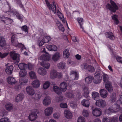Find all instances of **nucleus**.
I'll use <instances>...</instances> for the list:
<instances>
[{
  "instance_id": "obj_1",
  "label": "nucleus",
  "mask_w": 122,
  "mask_h": 122,
  "mask_svg": "<svg viewBox=\"0 0 122 122\" xmlns=\"http://www.w3.org/2000/svg\"><path fill=\"white\" fill-rule=\"evenodd\" d=\"M51 10L54 13H56L57 12V15L63 23H65L66 22L67 26L68 28L69 29L67 23L64 19L63 15L58 10L56 9V6L54 2H53L51 4Z\"/></svg>"
},
{
  "instance_id": "obj_2",
  "label": "nucleus",
  "mask_w": 122,
  "mask_h": 122,
  "mask_svg": "<svg viewBox=\"0 0 122 122\" xmlns=\"http://www.w3.org/2000/svg\"><path fill=\"white\" fill-rule=\"evenodd\" d=\"M110 2L111 5L108 4L106 5V7L107 9L111 11L112 12H115L116 11V10H117L118 7L113 1L111 0Z\"/></svg>"
},
{
  "instance_id": "obj_3",
  "label": "nucleus",
  "mask_w": 122,
  "mask_h": 122,
  "mask_svg": "<svg viewBox=\"0 0 122 122\" xmlns=\"http://www.w3.org/2000/svg\"><path fill=\"white\" fill-rule=\"evenodd\" d=\"M10 55L12 58L14 60L15 64L17 65L20 61V55L15 53V51L11 52Z\"/></svg>"
},
{
  "instance_id": "obj_4",
  "label": "nucleus",
  "mask_w": 122,
  "mask_h": 122,
  "mask_svg": "<svg viewBox=\"0 0 122 122\" xmlns=\"http://www.w3.org/2000/svg\"><path fill=\"white\" fill-rule=\"evenodd\" d=\"M81 67L83 69H86L90 72H94L95 71V69L93 66L88 65L86 64H83L81 66Z\"/></svg>"
},
{
  "instance_id": "obj_5",
  "label": "nucleus",
  "mask_w": 122,
  "mask_h": 122,
  "mask_svg": "<svg viewBox=\"0 0 122 122\" xmlns=\"http://www.w3.org/2000/svg\"><path fill=\"white\" fill-rule=\"evenodd\" d=\"M95 104L97 106L100 107H104L106 105L105 101L101 99L97 100Z\"/></svg>"
},
{
  "instance_id": "obj_6",
  "label": "nucleus",
  "mask_w": 122,
  "mask_h": 122,
  "mask_svg": "<svg viewBox=\"0 0 122 122\" xmlns=\"http://www.w3.org/2000/svg\"><path fill=\"white\" fill-rule=\"evenodd\" d=\"M95 75L94 77V82L95 83L97 84L100 82L102 80V77L100 76L99 73H95Z\"/></svg>"
},
{
  "instance_id": "obj_7",
  "label": "nucleus",
  "mask_w": 122,
  "mask_h": 122,
  "mask_svg": "<svg viewBox=\"0 0 122 122\" xmlns=\"http://www.w3.org/2000/svg\"><path fill=\"white\" fill-rule=\"evenodd\" d=\"M92 114L93 115L96 117L100 116L102 114V111L101 110L98 108H95L93 110Z\"/></svg>"
},
{
  "instance_id": "obj_8",
  "label": "nucleus",
  "mask_w": 122,
  "mask_h": 122,
  "mask_svg": "<svg viewBox=\"0 0 122 122\" xmlns=\"http://www.w3.org/2000/svg\"><path fill=\"white\" fill-rule=\"evenodd\" d=\"M53 111V108L51 107H48L46 108L44 110V114L46 116H48L51 115Z\"/></svg>"
},
{
  "instance_id": "obj_9",
  "label": "nucleus",
  "mask_w": 122,
  "mask_h": 122,
  "mask_svg": "<svg viewBox=\"0 0 122 122\" xmlns=\"http://www.w3.org/2000/svg\"><path fill=\"white\" fill-rule=\"evenodd\" d=\"M119 106L117 104H115L112 105L108 108L109 111L112 112L117 111L119 109Z\"/></svg>"
},
{
  "instance_id": "obj_10",
  "label": "nucleus",
  "mask_w": 122,
  "mask_h": 122,
  "mask_svg": "<svg viewBox=\"0 0 122 122\" xmlns=\"http://www.w3.org/2000/svg\"><path fill=\"white\" fill-rule=\"evenodd\" d=\"M26 91L27 93L30 95L32 96L35 93L34 90L30 86H28L26 87Z\"/></svg>"
},
{
  "instance_id": "obj_11",
  "label": "nucleus",
  "mask_w": 122,
  "mask_h": 122,
  "mask_svg": "<svg viewBox=\"0 0 122 122\" xmlns=\"http://www.w3.org/2000/svg\"><path fill=\"white\" fill-rule=\"evenodd\" d=\"M13 35L11 37V42L12 44L14 46H15L18 47V45L19 43H18V41L15 38L16 34H13Z\"/></svg>"
},
{
  "instance_id": "obj_12",
  "label": "nucleus",
  "mask_w": 122,
  "mask_h": 122,
  "mask_svg": "<svg viewBox=\"0 0 122 122\" xmlns=\"http://www.w3.org/2000/svg\"><path fill=\"white\" fill-rule=\"evenodd\" d=\"M57 72L55 70H52L51 71L50 76V78L53 79L57 77Z\"/></svg>"
},
{
  "instance_id": "obj_13",
  "label": "nucleus",
  "mask_w": 122,
  "mask_h": 122,
  "mask_svg": "<svg viewBox=\"0 0 122 122\" xmlns=\"http://www.w3.org/2000/svg\"><path fill=\"white\" fill-rule=\"evenodd\" d=\"M64 115L67 118L69 119H71L72 117L71 113L67 110H66L64 112Z\"/></svg>"
},
{
  "instance_id": "obj_14",
  "label": "nucleus",
  "mask_w": 122,
  "mask_h": 122,
  "mask_svg": "<svg viewBox=\"0 0 122 122\" xmlns=\"http://www.w3.org/2000/svg\"><path fill=\"white\" fill-rule=\"evenodd\" d=\"M13 69V67L12 65L7 66L6 68L5 72L8 75L11 74Z\"/></svg>"
},
{
  "instance_id": "obj_15",
  "label": "nucleus",
  "mask_w": 122,
  "mask_h": 122,
  "mask_svg": "<svg viewBox=\"0 0 122 122\" xmlns=\"http://www.w3.org/2000/svg\"><path fill=\"white\" fill-rule=\"evenodd\" d=\"M105 87L108 92H111L112 91L113 89L111 83L109 81L106 82Z\"/></svg>"
},
{
  "instance_id": "obj_16",
  "label": "nucleus",
  "mask_w": 122,
  "mask_h": 122,
  "mask_svg": "<svg viewBox=\"0 0 122 122\" xmlns=\"http://www.w3.org/2000/svg\"><path fill=\"white\" fill-rule=\"evenodd\" d=\"M61 56L60 53L58 52L56 53L53 56L52 59L54 61H56L60 58Z\"/></svg>"
},
{
  "instance_id": "obj_17",
  "label": "nucleus",
  "mask_w": 122,
  "mask_h": 122,
  "mask_svg": "<svg viewBox=\"0 0 122 122\" xmlns=\"http://www.w3.org/2000/svg\"><path fill=\"white\" fill-rule=\"evenodd\" d=\"M51 102V100L50 98L49 97H46L44 99L43 102L45 105H49Z\"/></svg>"
},
{
  "instance_id": "obj_18",
  "label": "nucleus",
  "mask_w": 122,
  "mask_h": 122,
  "mask_svg": "<svg viewBox=\"0 0 122 122\" xmlns=\"http://www.w3.org/2000/svg\"><path fill=\"white\" fill-rule=\"evenodd\" d=\"M40 84V83L39 80L37 79L34 80L32 83L33 87L35 88L39 87Z\"/></svg>"
},
{
  "instance_id": "obj_19",
  "label": "nucleus",
  "mask_w": 122,
  "mask_h": 122,
  "mask_svg": "<svg viewBox=\"0 0 122 122\" xmlns=\"http://www.w3.org/2000/svg\"><path fill=\"white\" fill-rule=\"evenodd\" d=\"M37 117L36 114L35 112L31 113L29 116V118L30 120L33 121L35 120Z\"/></svg>"
},
{
  "instance_id": "obj_20",
  "label": "nucleus",
  "mask_w": 122,
  "mask_h": 122,
  "mask_svg": "<svg viewBox=\"0 0 122 122\" xmlns=\"http://www.w3.org/2000/svg\"><path fill=\"white\" fill-rule=\"evenodd\" d=\"M60 87L62 90L61 91L65 92L67 88V84L65 82H62L60 85Z\"/></svg>"
},
{
  "instance_id": "obj_21",
  "label": "nucleus",
  "mask_w": 122,
  "mask_h": 122,
  "mask_svg": "<svg viewBox=\"0 0 122 122\" xmlns=\"http://www.w3.org/2000/svg\"><path fill=\"white\" fill-rule=\"evenodd\" d=\"M105 35L107 38H109L111 40L115 39V37L113 33L111 32H106L105 33Z\"/></svg>"
},
{
  "instance_id": "obj_22",
  "label": "nucleus",
  "mask_w": 122,
  "mask_h": 122,
  "mask_svg": "<svg viewBox=\"0 0 122 122\" xmlns=\"http://www.w3.org/2000/svg\"><path fill=\"white\" fill-rule=\"evenodd\" d=\"M38 72L39 74L43 76L46 75L47 73L46 69L42 68H40L38 70Z\"/></svg>"
},
{
  "instance_id": "obj_23",
  "label": "nucleus",
  "mask_w": 122,
  "mask_h": 122,
  "mask_svg": "<svg viewBox=\"0 0 122 122\" xmlns=\"http://www.w3.org/2000/svg\"><path fill=\"white\" fill-rule=\"evenodd\" d=\"M92 98L93 99L97 100L99 99L100 95L98 92H92Z\"/></svg>"
},
{
  "instance_id": "obj_24",
  "label": "nucleus",
  "mask_w": 122,
  "mask_h": 122,
  "mask_svg": "<svg viewBox=\"0 0 122 122\" xmlns=\"http://www.w3.org/2000/svg\"><path fill=\"white\" fill-rule=\"evenodd\" d=\"M100 92L101 97H102L106 98L107 96V92L104 89H101L100 91Z\"/></svg>"
},
{
  "instance_id": "obj_25",
  "label": "nucleus",
  "mask_w": 122,
  "mask_h": 122,
  "mask_svg": "<svg viewBox=\"0 0 122 122\" xmlns=\"http://www.w3.org/2000/svg\"><path fill=\"white\" fill-rule=\"evenodd\" d=\"M24 97V95L22 94H18L15 98V101L16 102H17L21 101Z\"/></svg>"
},
{
  "instance_id": "obj_26",
  "label": "nucleus",
  "mask_w": 122,
  "mask_h": 122,
  "mask_svg": "<svg viewBox=\"0 0 122 122\" xmlns=\"http://www.w3.org/2000/svg\"><path fill=\"white\" fill-rule=\"evenodd\" d=\"M90 100L84 99L81 101L82 104L86 107H88L90 106V102L89 101Z\"/></svg>"
},
{
  "instance_id": "obj_27",
  "label": "nucleus",
  "mask_w": 122,
  "mask_h": 122,
  "mask_svg": "<svg viewBox=\"0 0 122 122\" xmlns=\"http://www.w3.org/2000/svg\"><path fill=\"white\" fill-rule=\"evenodd\" d=\"M53 89L54 91L58 95H60L61 94V90L57 86H54L53 87Z\"/></svg>"
},
{
  "instance_id": "obj_28",
  "label": "nucleus",
  "mask_w": 122,
  "mask_h": 122,
  "mask_svg": "<svg viewBox=\"0 0 122 122\" xmlns=\"http://www.w3.org/2000/svg\"><path fill=\"white\" fill-rule=\"evenodd\" d=\"M41 60L48 61L50 59V56L48 55H42L40 58Z\"/></svg>"
},
{
  "instance_id": "obj_29",
  "label": "nucleus",
  "mask_w": 122,
  "mask_h": 122,
  "mask_svg": "<svg viewBox=\"0 0 122 122\" xmlns=\"http://www.w3.org/2000/svg\"><path fill=\"white\" fill-rule=\"evenodd\" d=\"M8 83L10 84H15L16 82V81L14 78L11 76L9 77L7 79Z\"/></svg>"
},
{
  "instance_id": "obj_30",
  "label": "nucleus",
  "mask_w": 122,
  "mask_h": 122,
  "mask_svg": "<svg viewBox=\"0 0 122 122\" xmlns=\"http://www.w3.org/2000/svg\"><path fill=\"white\" fill-rule=\"evenodd\" d=\"M57 25L58 26L59 29L62 31H64L65 29L63 25L57 20H56Z\"/></svg>"
},
{
  "instance_id": "obj_31",
  "label": "nucleus",
  "mask_w": 122,
  "mask_h": 122,
  "mask_svg": "<svg viewBox=\"0 0 122 122\" xmlns=\"http://www.w3.org/2000/svg\"><path fill=\"white\" fill-rule=\"evenodd\" d=\"M116 99V94L113 93L111 95L110 97V102H114Z\"/></svg>"
},
{
  "instance_id": "obj_32",
  "label": "nucleus",
  "mask_w": 122,
  "mask_h": 122,
  "mask_svg": "<svg viewBox=\"0 0 122 122\" xmlns=\"http://www.w3.org/2000/svg\"><path fill=\"white\" fill-rule=\"evenodd\" d=\"M40 64L41 66L47 69L50 66V64L47 62L42 61L40 63Z\"/></svg>"
},
{
  "instance_id": "obj_33",
  "label": "nucleus",
  "mask_w": 122,
  "mask_h": 122,
  "mask_svg": "<svg viewBox=\"0 0 122 122\" xmlns=\"http://www.w3.org/2000/svg\"><path fill=\"white\" fill-rule=\"evenodd\" d=\"M14 15H16L18 19L21 21H23V16L22 15H21L20 14L16 11H15V12L14 13Z\"/></svg>"
},
{
  "instance_id": "obj_34",
  "label": "nucleus",
  "mask_w": 122,
  "mask_h": 122,
  "mask_svg": "<svg viewBox=\"0 0 122 122\" xmlns=\"http://www.w3.org/2000/svg\"><path fill=\"white\" fill-rule=\"evenodd\" d=\"M27 66V65L24 63H21L18 65L19 68L21 70L26 69Z\"/></svg>"
},
{
  "instance_id": "obj_35",
  "label": "nucleus",
  "mask_w": 122,
  "mask_h": 122,
  "mask_svg": "<svg viewBox=\"0 0 122 122\" xmlns=\"http://www.w3.org/2000/svg\"><path fill=\"white\" fill-rule=\"evenodd\" d=\"M58 68L60 69H64L66 67V64L65 62H61L57 64Z\"/></svg>"
},
{
  "instance_id": "obj_36",
  "label": "nucleus",
  "mask_w": 122,
  "mask_h": 122,
  "mask_svg": "<svg viewBox=\"0 0 122 122\" xmlns=\"http://www.w3.org/2000/svg\"><path fill=\"white\" fill-rule=\"evenodd\" d=\"M70 76L71 77L73 76L75 77L74 79H77L78 77V75L76 72L73 71L71 72Z\"/></svg>"
},
{
  "instance_id": "obj_37",
  "label": "nucleus",
  "mask_w": 122,
  "mask_h": 122,
  "mask_svg": "<svg viewBox=\"0 0 122 122\" xmlns=\"http://www.w3.org/2000/svg\"><path fill=\"white\" fill-rule=\"evenodd\" d=\"M29 75L31 79H36L37 78L36 73L33 71H31L29 72Z\"/></svg>"
},
{
  "instance_id": "obj_38",
  "label": "nucleus",
  "mask_w": 122,
  "mask_h": 122,
  "mask_svg": "<svg viewBox=\"0 0 122 122\" xmlns=\"http://www.w3.org/2000/svg\"><path fill=\"white\" fill-rule=\"evenodd\" d=\"M84 91V93L83 94V96L86 98L87 99L90 100V97L89 96V92L88 91V89H86V90Z\"/></svg>"
},
{
  "instance_id": "obj_39",
  "label": "nucleus",
  "mask_w": 122,
  "mask_h": 122,
  "mask_svg": "<svg viewBox=\"0 0 122 122\" xmlns=\"http://www.w3.org/2000/svg\"><path fill=\"white\" fill-rule=\"evenodd\" d=\"M13 107L12 104L10 103H7L5 105L6 109L8 111L11 110L13 109Z\"/></svg>"
},
{
  "instance_id": "obj_40",
  "label": "nucleus",
  "mask_w": 122,
  "mask_h": 122,
  "mask_svg": "<svg viewBox=\"0 0 122 122\" xmlns=\"http://www.w3.org/2000/svg\"><path fill=\"white\" fill-rule=\"evenodd\" d=\"M13 22V20L12 19L6 17L4 23L7 25H8L12 23Z\"/></svg>"
},
{
  "instance_id": "obj_41",
  "label": "nucleus",
  "mask_w": 122,
  "mask_h": 122,
  "mask_svg": "<svg viewBox=\"0 0 122 122\" xmlns=\"http://www.w3.org/2000/svg\"><path fill=\"white\" fill-rule=\"evenodd\" d=\"M93 77L92 76H89L86 77L85 79V81L87 84L90 83L92 81Z\"/></svg>"
},
{
  "instance_id": "obj_42",
  "label": "nucleus",
  "mask_w": 122,
  "mask_h": 122,
  "mask_svg": "<svg viewBox=\"0 0 122 122\" xmlns=\"http://www.w3.org/2000/svg\"><path fill=\"white\" fill-rule=\"evenodd\" d=\"M63 56L65 58H67L69 56L70 53L69 50L68 49H66L63 51Z\"/></svg>"
},
{
  "instance_id": "obj_43",
  "label": "nucleus",
  "mask_w": 122,
  "mask_h": 122,
  "mask_svg": "<svg viewBox=\"0 0 122 122\" xmlns=\"http://www.w3.org/2000/svg\"><path fill=\"white\" fill-rule=\"evenodd\" d=\"M5 44V38L3 37L0 38V46H3Z\"/></svg>"
},
{
  "instance_id": "obj_44",
  "label": "nucleus",
  "mask_w": 122,
  "mask_h": 122,
  "mask_svg": "<svg viewBox=\"0 0 122 122\" xmlns=\"http://www.w3.org/2000/svg\"><path fill=\"white\" fill-rule=\"evenodd\" d=\"M10 6H9V10L6 12V13L8 15L10 16L12 15H14V13L15 12V10H13L10 8Z\"/></svg>"
},
{
  "instance_id": "obj_45",
  "label": "nucleus",
  "mask_w": 122,
  "mask_h": 122,
  "mask_svg": "<svg viewBox=\"0 0 122 122\" xmlns=\"http://www.w3.org/2000/svg\"><path fill=\"white\" fill-rule=\"evenodd\" d=\"M51 40V37L50 36H47L44 37L42 40L45 43H47Z\"/></svg>"
},
{
  "instance_id": "obj_46",
  "label": "nucleus",
  "mask_w": 122,
  "mask_h": 122,
  "mask_svg": "<svg viewBox=\"0 0 122 122\" xmlns=\"http://www.w3.org/2000/svg\"><path fill=\"white\" fill-rule=\"evenodd\" d=\"M27 74V72L25 70H22L19 72L20 76L23 77L26 75Z\"/></svg>"
},
{
  "instance_id": "obj_47",
  "label": "nucleus",
  "mask_w": 122,
  "mask_h": 122,
  "mask_svg": "<svg viewBox=\"0 0 122 122\" xmlns=\"http://www.w3.org/2000/svg\"><path fill=\"white\" fill-rule=\"evenodd\" d=\"M103 79L104 82H107L109 81H108L109 78L108 75L106 74H104L103 76Z\"/></svg>"
},
{
  "instance_id": "obj_48",
  "label": "nucleus",
  "mask_w": 122,
  "mask_h": 122,
  "mask_svg": "<svg viewBox=\"0 0 122 122\" xmlns=\"http://www.w3.org/2000/svg\"><path fill=\"white\" fill-rule=\"evenodd\" d=\"M41 96L40 92H39L35 94L34 98L35 100H38L40 99Z\"/></svg>"
},
{
  "instance_id": "obj_49",
  "label": "nucleus",
  "mask_w": 122,
  "mask_h": 122,
  "mask_svg": "<svg viewBox=\"0 0 122 122\" xmlns=\"http://www.w3.org/2000/svg\"><path fill=\"white\" fill-rule=\"evenodd\" d=\"M110 122H118V118L116 117H114L110 118Z\"/></svg>"
},
{
  "instance_id": "obj_50",
  "label": "nucleus",
  "mask_w": 122,
  "mask_h": 122,
  "mask_svg": "<svg viewBox=\"0 0 122 122\" xmlns=\"http://www.w3.org/2000/svg\"><path fill=\"white\" fill-rule=\"evenodd\" d=\"M50 85V82L48 81H46L44 84L43 88L44 89H46L48 88Z\"/></svg>"
},
{
  "instance_id": "obj_51",
  "label": "nucleus",
  "mask_w": 122,
  "mask_h": 122,
  "mask_svg": "<svg viewBox=\"0 0 122 122\" xmlns=\"http://www.w3.org/2000/svg\"><path fill=\"white\" fill-rule=\"evenodd\" d=\"M117 16L116 15H114L112 16V19L114 20V22L116 24H117L119 23V21L117 18Z\"/></svg>"
},
{
  "instance_id": "obj_52",
  "label": "nucleus",
  "mask_w": 122,
  "mask_h": 122,
  "mask_svg": "<svg viewBox=\"0 0 122 122\" xmlns=\"http://www.w3.org/2000/svg\"><path fill=\"white\" fill-rule=\"evenodd\" d=\"M77 21L80 24L81 27L82 28V25L83 24V19L81 18H77Z\"/></svg>"
},
{
  "instance_id": "obj_53",
  "label": "nucleus",
  "mask_w": 122,
  "mask_h": 122,
  "mask_svg": "<svg viewBox=\"0 0 122 122\" xmlns=\"http://www.w3.org/2000/svg\"><path fill=\"white\" fill-rule=\"evenodd\" d=\"M28 81L27 79L23 78L20 79V83L21 84L23 85L25 83H26Z\"/></svg>"
},
{
  "instance_id": "obj_54",
  "label": "nucleus",
  "mask_w": 122,
  "mask_h": 122,
  "mask_svg": "<svg viewBox=\"0 0 122 122\" xmlns=\"http://www.w3.org/2000/svg\"><path fill=\"white\" fill-rule=\"evenodd\" d=\"M66 95L67 97L69 98H72L74 97V94L72 92H70L68 93H66Z\"/></svg>"
},
{
  "instance_id": "obj_55",
  "label": "nucleus",
  "mask_w": 122,
  "mask_h": 122,
  "mask_svg": "<svg viewBox=\"0 0 122 122\" xmlns=\"http://www.w3.org/2000/svg\"><path fill=\"white\" fill-rule=\"evenodd\" d=\"M82 114L83 116L85 117H88L89 115L88 111L86 110H83V111Z\"/></svg>"
},
{
  "instance_id": "obj_56",
  "label": "nucleus",
  "mask_w": 122,
  "mask_h": 122,
  "mask_svg": "<svg viewBox=\"0 0 122 122\" xmlns=\"http://www.w3.org/2000/svg\"><path fill=\"white\" fill-rule=\"evenodd\" d=\"M85 119L84 117H79L78 119V122H85Z\"/></svg>"
},
{
  "instance_id": "obj_57",
  "label": "nucleus",
  "mask_w": 122,
  "mask_h": 122,
  "mask_svg": "<svg viewBox=\"0 0 122 122\" xmlns=\"http://www.w3.org/2000/svg\"><path fill=\"white\" fill-rule=\"evenodd\" d=\"M28 69L30 70H32L34 68V66L32 63H28Z\"/></svg>"
},
{
  "instance_id": "obj_58",
  "label": "nucleus",
  "mask_w": 122,
  "mask_h": 122,
  "mask_svg": "<svg viewBox=\"0 0 122 122\" xmlns=\"http://www.w3.org/2000/svg\"><path fill=\"white\" fill-rule=\"evenodd\" d=\"M9 119L6 118H3L0 119V122H9Z\"/></svg>"
},
{
  "instance_id": "obj_59",
  "label": "nucleus",
  "mask_w": 122,
  "mask_h": 122,
  "mask_svg": "<svg viewBox=\"0 0 122 122\" xmlns=\"http://www.w3.org/2000/svg\"><path fill=\"white\" fill-rule=\"evenodd\" d=\"M8 54V53H4L2 54L0 52V58H5L7 56Z\"/></svg>"
},
{
  "instance_id": "obj_60",
  "label": "nucleus",
  "mask_w": 122,
  "mask_h": 122,
  "mask_svg": "<svg viewBox=\"0 0 122 122\" xmlns=\"http://www.w3.org/2000/svg\"><path fill=\"white\" fill-rule=\"evenodd\" d=\"M21 28L22 31H24L26 32H28V30L27 29V27L26 25H25L21 27Z\"/></svg>"
},
{
  "instance_id": "obj_61",
  "label": "nucleus",
  "mask_w": 122,
  "mask_h": 122,
  "mask_svg": "<svg viewBox=\"0 0 122 122\" xmlns=\"http://www.w3.org/2000/svg\"><path fill=\"white\" fill-rule=\"evenodd\" d=\"M60 106L61 108H67V104L66 103H62L60 104Z\"/></svg>"
},
{
  "instance_id": "obj_62",
  "label": "nucleus",
  "mask_w": 122,
  "mask_h": 122,
  "mask_svg": "<svg viewBox=\"0 0 122 122\" xmlns=\"http://www.w3.org/2000/svg\"><path fill=\"white\" fill-rule=\"evenodd\" d=\"M53 116L55 119H57L60 117V114L58 113H54Z\"/></svg>"
},
{
  "instance_id": "obj_63",
  "label": "nucleus",
  "mask_w": 122,
  "mask_h": 122,
  "mask_svg": "<svg viewBox=\"0 0 122 122\" xmlns=\"http://www.w3.org/2000/svg\"><path fill=\"white\" fill-rule=\"evenodd\" d=\"M102 122H110V119L106 117H104L102 119Z\"/></svg>"
},
{
  "instance_id": "obj_64",
  "label": "nucleus",
  "mask_w": 122,
  "mask_h": 122,
  "mask_svg": "<svg viewBox=\"0 0 122 122\" xmlns=\"http://www.w3.org/2000/svg\"><path fill=\"white\" fill-rule=\"evenodd\" d=\"M117 61L121 63H122V57L120 56H117L116 57Z\"/></svg>"
}]
</instances>
